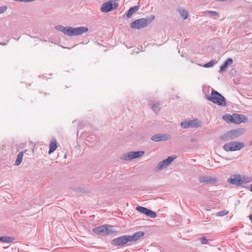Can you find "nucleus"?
Instances as JSON below:
<instances>
[{"label":"nucleus","mask_w":252,"mask_h":252,"mask_svg":"<svg viewBox=\"0 0 252 252\" xmlns=\"http://www.w3.org/2000/svg\"><path fill=\"white\" fill-rule=\"evenodd\" d=\"M92 139H93V137L91 138V140H92Z\"/></svg>","instance_id":"4c0bfd02"},{"label":"nucleus","mask_w":252,"mask_h":252,"mask_svg":"<svg viewBox=\"0 0 252 252\" xmlns=\"http://www.w3.org/2000/svg\"><path fill=\"white\" fill-rule=\"evenodd\" d=\"M152 109L156 113H158L160 110V107L158 104L155 103L152 106Z\"/></svg>","instance_id":"b1692460"},{"label":"nucleus","mask_w":252,"mask_h":252,"mask_svg":"<svg viewBox=\"0 0 252 252\" xmlns=\"http://www.w3.org/2000/svg\"><path fill=\"white\" fill-rule=\"evenodd\" d=\"M149 209H147V211H146L145 213V215H148V213L149 212Z\"/></svg>","instance_id":"473e14b6"},{"label":"nucleus","mask_w":252,"mask_h":252,"mask_svg":"<svg viewBox=\"0 0 252 252\" xmlns=\"http://www.w3.org/2000/svg\"><path fill=\"white\" fill-rule=\"evenodd\" d=\"M250 190L252 192V184H251L250 185Z\"/></svg>","instance_id":"72a5a7b5"},{"label":"nucleus","mask_w":252,"mask_h":252,"mask_svg":"<svg viewBox=\"0 0 252 252\" xmlns=\"http://www.w3.org/2000/svg\"><path fill=\"white\" fill-rule=\"evenodd\" d=\"M202 122L196 119L192 120H188L183 122L181 124V126L183 128H198L201 126Z\"/></svg>","instance_id":"9d476101"},{"label":"nucleus","mask_w":252,"mask_h":252,"mask_svg":"<svg viewBox=\"0 0 252 252\" xmlns=\"http://www.w3.org/2000/svg\"><path fill=\"white\" fill-rule=\"evenodd\" d=\"M14 240V239L12 237L8 236H1L0 237V241L2 242H5L9 243L12 242Z\"/></svg>","instance_id":"4be33fe9"},{"label":"nucleus","mask_w":252,"mask_h":252,"mask_svg":"<svg viewBox=\"0 0 252 252\" xmlns=\"http://www.w3.org/2000/svg\"><path fill=\"white\" fill-rule=\"evenodd\" d=\"M245 132L244 128H238L231 130L226 133L222 139L225 140H229L235 139L243 135Z\"/></svg>","instance_id":"0eeeda50"},{"label":"nucleus","mask_w":252,"mask_h":252,"mask_svg":"<svg viewBox=\"0 0 252 252\" xmlns=\"http://www.w3.org/2000/svg\"><path fill=\"white\" fill-rule=\"evenodd\" d=\"M122 159L125 161H129L133 159V158L131 151L124 154L122 156Z\"/></svg>","instance_id":"a211bd4d"},{"label":"nucleus","mask_w":252,"mask_h":252,"mask_svg":"<svg viewBox=\"0 0 252 252\" xmlns=\"http://www.w3.org/2000/svg\"><path fill=\"white\" fill-rule=\"evenodd\" d=\"M227 213V212H226V211H221V212H218V215L219 216H224V215H226Z\"/></svg>","instance_id":"7c9ffc66"},{"label":"nucleus","mask_w":252,"mask_h":252,"mask_svg":"<svg viewBox=\"0 0 252 252\" xmlns=\"http://www.w3.org/2000/svg\"><path fill=\"white\" fill-rule=\"evenodd\" d=\"M250 219L252 220V215L250 216Z\"/></svg>","instance_id":"f704fd0d"},{"label":"nucleus","mask_w":252,"mask_h":252,"mask_svg":"<svg viewBox=\"0 0 252 252\" xmlns=\"http://www.w3.org/2000/svg\"><path fill=\"white\" fill-rule=\"evenodd\" d=\"M118 7V4L117 3H114L113 5V9H117Z\"/></svg>","instance_id":"2f4dec72"},{"label":"nucleus","mask_w":252,"mask_h":252,"mask_svg":"<svg viewBox=\"0 0 252 252\" xmlns=\"http://www.w3.org/2000/svg\"><path fill=\"white\" fill-rule=\"evenodd\" d=\"M144 235L142 231L134 233L132 235H123L113 239L111 244L115 246H124L129 242H132L139 240Z\"/></svg>","instance_id":"f257e3e1"},{"label":"nucleus","mask_w":252,"mask_h":252,"mask_svg":"<svg viewBox=\"0 0 252 252\" xmlns=\"http://www.w3.org/2000/svg\"><path fill=\"white\" fill-rule=\"evenodd\" d=\"M57 148V143L56 141H52L50 144V149L48 152L49 154H51L55 151Z\"/></svg>","instance_id":"aec40b11"},{"label":"nucleus","mask_w":252,"mask_h":252,"mask_svg":"<svg viewBox=\"0 0 252 252\" xmlns=\"http://www.w3.org/2000/svg\"><path fill=\"white\" fill-rule=\"evenodd\" d=\"M215 63H214V61L213 60L212 61H211L210 62H209V63H205L204 64V67H212L214 65Z\"/></svg>","instance_id":"bb28decb"},{"label":"nucleus","mask_w":252,"mask_h":252,"mask_svg":"<svg viewBox=\"0 0 252 252\" xmlns=\"http://www.w3.org/2000/svg\"><path fill=\"white\" fill-rule=\"evenodd\" d=\"M93 231L99 235H108L115 232L116 231L113 226L103 225L93 228Z\"/></svg>","instance_id":"39448f33"},{"label":"nucleus","mask_w":252,"mask_h":252,"mask_svg":"<svg viewBox=\"0 0 252 252\" xmlns=\"http://www.w3.org/2000/svg\"><path fill=\"white\" fill-rule=\"evenodd\" d=\"M170 138V135L168 134H157L153 135L151 139L155 142L160 141H166Z\"/></svg>","instance_id":"f8f14e48"},{"label":"nucleus","mask_w":252,"mask_h":252,"mask_svg":"<svg viewBox=\"0 0 252 252\" xmlns=\"http://www.w3.org/2000/svg\"><path fill=\"white\" fill-rule=\"evenodd\" d=\"M92 139H93V137L91 138V140H92Z\"/></svg>","instance_id":"58836bf2"},{"label":"nucleus","mask_w":252,"mask_h":252,"mask_svg":"<svg viewBox=\"0 0 252 252\" xmlns=\"http://www.w3.org/2000/svg\"><path fill=\"white\" fill-rule=\"evenodd\" d=\"M55 29L58 31L63 32L64 34L66 35L67 27H63L62 25H58L55 26Z\"/></svg>","instance_id":"5701e85b"},{"label":"nucleus","mask_w":252,"mask_h":252,"mask_svg":"<svg viewBox=\"0 0 252 252\" xmlns=\"http://www.w3.org/2000/svg\"><path fill=\"white\" fill-rule=\"evenodd\" d=\"M201 243L202 245H206L208 244V240L205 237H203L200 238Z\"/></svg>","instance_id":"c85d7f7f"},{"label":"nucleus","mask_w":252,"mask_h":252,"mask_svg":"<svg viewBox=\"0 0 252 252\" xmlns=\"http://www.w3.org/2000/svg\"><path fill=\"white\" fill-rule=\"evenodd\" d=\"M148 208H146L142 206H138L136 208V210L138 211H139L140 213H142L144 214H145L146 211H147Z\"/></svg>","instance_id":"393cba45"},{"label":"nucleus","mask_w":252,"mask_h":252,"mask_svg":"<svg viewBox=\"0 0 252 252\" xmlns=\"http://www.w3.org/2000/svg\"><path fill=\"white\" fill-rule=\"evenodd\" d=\"M64 158H66V155L64 156Z\"/></svg>","instance_id":"c9c22d12"},{"label":"nucleus","mask_w":252,"mask_h":252,"mask_svg":"<svg viewBox=\"0 0 252 252\" xmlns=\"http://www.w3.org/2000/svg\"><path fill=\"white\" fill-rule=\"evenodd\" d=\"M208 100L218 105L225 106L226 105L225 98L217 91L213 90L211 96L207 97Z\"/></svg>","instance_id":"7ed1b4c3"},{"label":"nucleus","mask_w":252,"mask_h":252,"mask_svg":"<svg viewBox=\"0 0 252 252\" xmlns=\"http://www.w3.org/2000/svg\"><path fill=\"white\" fill-rule=\"evenodd\" d=\"M244 147L243 143L238 141H232L225 144L223 146V149L226 152L238 151Z\"/></svg>","instance_id":"6e6552de"},{"label":"nucleus","mask_w":252,"mask_h":252,"mask_svg":"<svg viewBox=\"0 0 252 252\" xmlns=\"http://www.w3.org/2000/svg\"><path fill=\"white\" fill-rule=\"evenodd\" d=\"M176 158L175 156H171L168 157L166 159L162 160L158 163L156 167L157 171H159L169 166Z\"/></svg>","instance_id":"9b49d317"},{"label":"nucleus","mask_w":252,"mask_h":252,"mask_svg":"<svg viewBox=\"0 0 252 252\" xmlns=\"http://www.w3.org/2000/svg\"><path fill=\"white\" fill-rule=\"evenodd\" d=\"M133 159L141 157L144 154L143 151H131Z\"/></svg>","instance_id":"412c9836"},{"label":"nucleus","mask_w":252,"mask_h":252,"mask_svg":"<svg viewBox=\"0 0 252 252\" xmlns=\"http://www.w3.org/2000/svg\"><path fill=\"white\" fill-rule=\"evenodd\" d=\"M88 30V28L86 27H67L66 35L69 36H78L87 32Z\"/></svg>","instance_id":"423d86ee"},{"label":"nucleus","mask_w":252,"mask_h":252,"mask_svg":"<svg viewBox=\"0 0 252 252\" xmlns=\"http://www.w3.org/2000/svg\"><path fill=\"white\" fill-rule=\"evenodd\" d=\"M6 9L7 8L5 6L0 7V14L3 13Z\"/></svg>","instance_id":"c756f323"},{"label":"nucleus","mask_w":252,"mask_h":252,"mask_svg":"<svg viewBox=\"0 0 252 252\" xmlns=\"http://www.w3.org/2000/svg\"><path fill=\"white\" fill-rule=\"evenodd\" d=\"M178 12L180 13L181 17L184 19L186 20L188 18L189 16L188 12L182 7H179L177 9Z\"/></svg>","instance_id":"f3484780"},{"label":"nucleus","mask_w":252,"mask_h":252,"mask_svg":"<svg viewBox=\"0 0 252 252\" xmlns=\"http://www.w3.org/2000/svg\"><path fill=\"white\" fill-rule=\"evenodd\" d=\"M205 13L207 14H209V15H213V16H219V14L217 12H216V11H207L206 12H205Z\"/></svg>","instance_id":"cd10ccee"},{"label":"nucleus","mask_w":252,"mask_h":252,"mask_svg":"<svg viewBox=\"0 0 252 252\" xmlns=\"http://www.w3.org/2000/svg\"><path fill=\"white\" fill-rule=\"evenodd\" d=\"M24 153L23 152H20L17 157L15 164L16 166L19 165L22 161Z\"/></svg>","instance_id":"6ab92c4d"},{"label":"nucleus","mask_w":252,"mask_h":252,"mask_svg":"<svg viewBox=\"0 0 252 252\" xmlns=\"http://www.w3.org/2000/svg\"><path fill=\"white\" fill-rule=\"evenodd\" d=\"M139 9V7L138 6H135L132 7H130L128 10L127 13L126 14V17L128 18H130L132 17V15L137 11Z\"/></svg>","instance_id":"dca6fc26"},{"label":"nucleus","mask_w":252,"mask_h":252,"mask_svg":"<svg viewBox=\"0 0 252 252\" xmlns=\"http://www.w3.org/2000/svg\"><path fill=\"white\" fill-rule=\"evenodd\" d=\"M113 9V4L111 1L103 3L101 6V11L104 13H108Z\"/></svg>","instance_id":"ddd939ff"},{"label":"nucleus","mask_w":252,"mask_h":252,"mask_svg":"<svg viewBox=\"0 0 252 252\" xmlns=\"http://www.w3.org/2000/svg\"><path fill=\"white\" fill-rule=\"evenodd\" d=\"M206 210L207 211H210V209H206Z\"/></svg>","instance_id":"e433bc0d"},{"label":"nucleus","mask_w":252,"mask_h":252,"mask_svg":"<svg viewBox=\"0 0 252 252\" xmlns=\"http://www.w3.org/2000/svg\"><path fill=\"white\" fill-rule=\"evenodd\" d=\"M200 183L207 184L215 182L216 180L215 178H212L210 176H202L199 178Z\"/></svg>","instance_id":"4468645a"},{"label":"nucleus","mask_w":252,"mask_h":252,"mask_svg":"<svg viewBox=\"0 0 252 252\" xmlns=\"http://www.w3.org/2000/svg\"><path fill=\"white\" fill-rule=\"evenodd\" d=\"M154 19V16L150 15L149 17L146 18H141L136 20L130 24V28L132 29L144 28L147 27L148 24L150 23Z\"/></svg>","instance_id":"f03ea898"},{"label":"nucleus","mask_w":252,"mask_h":252,"mask_svg":"<svg viewBox=\"0 0 252 252\" xmlns=\"http://www.w3.org/2000/svg\"><path fill=\"white\" fill-rule=\"evenodd\" d=\"M251 145H252V142H251Z\"/></svg>","instance_id":"ea45409f"},{"label":"nucleus","mask_w":252,"mask_h":252,"mask_svg":"<svg viewBox=\"0 0 252 252\" xmlns=\"http://www.w3.org/2000/svg\"><path fill=\"white\" fill-rule=\"evenodd\" d=\"M147 216L151 218H155L157 217V214L155 212L149 209Z\"/></svg>","instance_id":"a878e982"},{"label":"nucleus","mask_w":252,"mask_h":252,"mask_svg":"<svg viewBox=\"0 0 252 252\" xmlns=\"http://www.w3.org/2000/svg\"><path fill=\"white\" fill-rule=\"evenodd\" d=\"M233 63V60L231 58H228L227 60L224 62L223 64L220 67V72L225 71L228 65H231Z\"/></svg>","instance_id":"2eb2a0df"},{"label":"nucleus","mask_w":252,"mask_h":252,"mask_svg":"<svg viewBox=\"0 0 252 252\" xmlns=\"http://www.w3.org/2000/svg\"><path fill=\"white\" fill-rule=\"evenodd\" d=\"M223 118L228 122L236 124L245 123L246 120V118L244 115L238 114H233L232 115H227Z\"/></svg>","instance_id":"1a4fd4ad"},{"label":"nucleus","mask_w":252,"mask_h":252,"mask_svg":"<svg viewBox=\"0 0 252 252\" xmlns=\"http://www.w3.org/2000/svg\"><path fill=\"white\" fill-rule=\"evenodd\" d=\"M227 182L231 185L240 186L244 183L250 182V180L249 178L241 176L239 174H234L228 179Z\"/></svg>","instance_id":"20e7f679"}]
</instances>
